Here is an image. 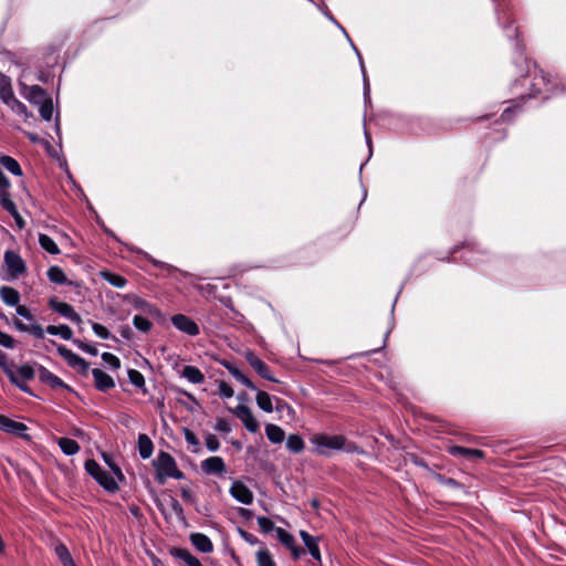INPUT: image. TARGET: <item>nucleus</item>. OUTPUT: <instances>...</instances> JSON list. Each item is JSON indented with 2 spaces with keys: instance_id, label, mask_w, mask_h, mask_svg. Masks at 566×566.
Segmentation results:
<instances>
[{
  "instance_id": "obj_49",
  "label": "nucleus",
  "mask_w": 566,
  "mask_h": 566,
  "mask_svg": "<svg viewBox=\"0 0 566 566\" xmlns=\"http://www.w3.org/2000/svg\"><path fill=\"white\" fill-rule=\"evenodd\" d=\"M73 343L77 346V348H80L81 350H83L90 355L96 356L98 353L96 347H94L93 345H90L81 339H73Z\"/></svg>"
},
{
  "instance_id": "obj_60",
  "label": "nucleus",
  "mask_w": 566,
  "mask_h": 566,
  "mask_svg": "<svg viewBox=\"0 0 566 566\" xmlns=\"http://www.w3.org/2000/svg\"><path fill=\"white\" fill-rule=\"evenodd\" d=\"M180 494L181 497L189 503H192L195 501L193 493L188 488H182Z\"/></svg>"
},
{
  "instance_id": "obj_42",
  "label": "nucleus",
  "mask_w": 566,
  "mask_h": 566,
  "mask_svg": "<svg viewBox=\"0 0 566 566\" xmlns=\"http://www.w3.org/2000/svg\"><path fill=\"white\" fill-rule=\"evenodd\" d=\"M133 325L137 331H139L142 333H148L153 327V323L142 315L134 316Z\"/></svg>"
},
{
  "instance_id": "obj_23",
  "label": "nucleus",
  "mask_w": 566,
  "mask_h": 566,
  "mask_svg": "<svg viewBox=\"0 0 566 566\" xmlns=\"http://www.w3.org/2000/svg\"><path fill=\"white\" fill-rule=\"evenodd\" d=\"M181 376L195 385L202 384L205 381V375L201 370L191 365H187L182 368Z\"/></svg>"
},
{
  "instance_id": "obj_62",
  "label": "nucleus",
  "mask_w": 566,
  "mask_h": 566,
  "mask_svg": "<svg viewBox=\"0 0 566 566\" xmlns=\"http://www.w3.org/2000/svg\"><path fill=\"white\" fill-rule=\"evenodd\" d=\"M0 365L3 368L4 371H6V367H11L12 366V364H9L7 361V356H6V354L2 350H0Z\"/></svg>"
},
{
  "instance_id": "obj_28",
  "label": "nucleus",
  "mask_w": 566,
  "mask_h": 566,
  "mask_svg": "<svg viewBox=\"0 0 566 566\" xmlns=\"http://www.w3.org/2000/svg\"><path fill=\"white\" fill-rule=\"evenodd\" d=\"M265 434L272 443H281L285 438L284 430L281 427L273 423H269L265 426Z\"/></svg>"
},
{
  "instance_id": "obj_17",
  "label": "nucleus",
  "mask_w": 566,
  "mask_h": 566,
  "mask_svg": "<svg viewBox=\"0 0 566 566\" xmlns=\"http://www.w3.org/2000/svg\"><path fill=\"white\" fill-rule=\"evenodd\" d=\"M201 469L207 474L221 475L226 473V464L220 457H210L201 462Z\"/></svg>"
},
{
  "instance_id": "obj_7",
  "label": "nucleus",
  "mask_w": 566,
  "mask_h": 566,
  "mask_svg": "<svg viewBox=\"0 0 566 566\" xmlns=\"http://www.w3.org/2000/svg\"><path fill=\"white\" fill-rule=\"evenodd\" d=\"M59 354L66 360V363L72 367L77 369L81 374L86 375L90 370V364L78 356L77 354L73 353L71 349L66 348L65 346H60L57 348Z\"/></svg>"
},
{
  "instance_id": "obj_40",
  "label": "nucleus",
  "mask_w": 566,
  "mask_h": 566,
  "mask_svg": "<svg viewBox=\"0 0 566 566\" xmlns=\"http://www.w3.org/2000/svg\"><path fill=\"white\" fill-rule=\"evenodd\" d=\"M258 566H276L268 548L262 547L256 552Z\"/></svg>"
},
{
  "instance_id": "obj_1",
  "label": "nucleus",
  "mask_w": 566,
  "mask_h": 566,
  "mask_svg": "<svg viewBox=\"0 0 566 566\" xmlns=\"http://www.w3.org/2000/svg\"><path fill=\"white\" fill-rule=\"evenodd\" d=\"M311 442L315 446L316 452L327 454L329 450H338L347 453H364V450L355 442L348 441L344 436H328L318 433L312 437Z\"/></svg>"
},
{
  "instance_id": "obj_11",
  "label": "nucleus",
  "mask_w": 566,
  "mask_h": 566,
  "mask_svg": "<svg viewBox=\"0 0 566 566\" xmlns=\"http://www.w3.org/2000/svg\"><path fill=\"white\" fill-rule=\"evenodd\" d=\"M49 304L51 310L59 313L61 316L70 319L71 322L75 324H81L83 322L82 317L74 311V308L70 304L57 301L56 298H51Z\"/></svg>"
},
{
  "instance_id": "obj_2",
  "label": "nucleus",
  "mask_w": 566,
  "mask_h": 566,
  "mask_svg": "<svg viewBox=\"0 0 566 566\" xmlns=\"http://www.w3.org/2000/svg\"><path fill=\"white\" fill-rule=\"evenodd\" d=\"M156 468V480L165 483L168 478L181 480L184 473L178 469L176 460L167 452H160L154 462Z\"/></svg>"
},
{
  "instance_id": "obj_54",
  "label": "nucleus",
  "mask_w": 566,
  "mask_h": 566,
  "mask_svg": "<svg viewBox=\"0 0 566 566\" xmlns=\"http://www.w3.org/2000/svg\"><path fill=\"white\" fill-rule=\"evenodd\" d=\"M239 534L240 536L249 544L251 545H255L259 543V539L256 536H254L253 534L242 530V528H239Z\"/></svg>"
},
{
  "instance_id": "obj_13",
  "label": "nucleus",
  "mask_w": 566,
  "mask_h": 566,
  "mask_svg": "<svg viewBox=\"0 0 566 566\" xmlns=\"http://www.w3.org/2000/svg\"><path fill=\"white\" fill-rule=\"evenodd\" d=\"M230 494L238 502L249 505L253 502V493L251 490L241 481H234L230 488Z\"/></svg>"
},
{
  "instance_id": "obj_44",
  "label": "nucleus",
  "mask_w": 566,
  "mask_h": 566,
  "mask_svg": "<svg viewBox=\"0 0 566 566\" xmlns=\"http://www.w3.org/2000/svg\"><path fill=\"white\" fill-rule=\"evenodd\" d=\"M128 379L137 388H144L145 387V378L142 375V373H139L136 369H129L128 370Z\"/></svg>"
},
{
  "instance_id": "obj_52",
  "label": "nucleus",
  "mask_w": 566,
  "mask_h": 566,
  "mask_svg": "<svg viewBox=\"0 0 566 566\" xmlns=\"http://www.w3.org/2000/svg\"><path fill=\"white\" fill-rule=\"evenodd\" d=\"M8 106L11 107V109L20 115H25L27 114V108L25 106L19 102L18 99H15L13 97V99L10 102V104H8Z\"/></svg>"
},
{
  "instance_id": "obj_48",
  "label": "nucleus",
  "mask_w": 566,
  "mask_h": 566,
  "mask_svg": "<svg viewBox=\"0 0 566 566\" xmlns=\"http://www.w3.org/2000/svg\"><path fill=\"white\" fill-rule=\"evenodd\" d=\"M258 524L262 532L270 533L275 531L274 523L266 516L258 517Z\"/></svg>"
},
{
  "instance_id": "obj_35",
  "label": "nucleus",
  "mask_w": 566,
  "mask_h": 566,
  "mask_svg": "<svg viewBox=\"0 0 566 566\" xmlns=\"http://www.w3.org/2000/svg\"><path fill=\"white\" fill-rule=\"evenodd\" d=\"M46 333L50 335H57L65 340L72 339L73 336L72 329L67 325H50L46 327Z\"/></svg>"
},
{
  "instance_id": "obj_37",
  "label": "nucleus",
  "mask_w": 566,
  "mask_h": 566,
  "mask_svg": "<svg viewBox=\"0 0 566 566\" xmlns=\"http://www.w3.org/2000/svg\"><path fill=\"white\" fill-rule=\"evenodd\" d=\"M55 554L63 566H76L67 547L64 544L55 546Z\"/></svg>"
},
{
  "instance_id": "obj_26",
  "label": "nucleus",
  "mask_w": 566,
  "mask_h": 566,
  "mask_svg": "<svg viewBox=\"0 0 566 566\" xmlns=\"http://www.w3.org/2000/svg\"><path fill=\"white\" fill-rule=\"evenodd\" d=\"M171 555L185 562L188 566H203L201 562L186 548H174Z\"/></svg>"
},
{
  "instance_id": "obj_30",
  "label": "nucleus",
  "mask_w": 566,
  "mask_h": 566,
  "mask_svg": "<svg viewBox=\"0 0 566 566\" xmlns=\"http://www.w3.org/2000/svg\"><path fill=\"white\" fill-rule=\"evenodd\" d=\"M38 243L45 252L52 255L60 254L61 252L57 244L46 234H38Z\"/></svg>"
},
{
  "instance_id": "obj_34",
  "label": "nucleus",
  "mask_w": 566,
  "mask_h": 566,
  "mask_svg": "<svg viewBox=\"0 0 566 566\" xmlns=\"http://www.w3.org/2000/svg\"><path fill=\"white\" fill-rule=\"evenodd\" d=\"M0 201L2 207L15 216L17 223L20 228L23 227V222L19 216H17V210L13 201L10 199L9 191L0 192Z\"/></svg>"
},
{
  "instance_id": "obj_27",
  "label": "nucleus",
  "mask_w": 566,
  "mask_h": 566,
  "mask_svg": "<svg viewBox=\"0 0 566 566\" xmlns=\"http://www.w3.org/2000/svg\"><path fill=\"white\" fill-rule=\"evenodd\" d=\"M223 366L243 386H245L247 388H249L251 390H256V387L254 386V384L247 376H244L235 365H233L229 361H226V363H223Z\"/></svg>"
},
{
  "instance_id": "obj_29",
  "label": "nucleus",
  "mask_w": 566,
  "mask_h": 566,
  "mask_svg": "<svg viewBox=\"0 0 566 566\" xmlns=\"http://www.w3.org/2000/svg\"><path fill=\"white\" fill-rule=\"evenodd\" d=\"M46 275L51 283L60 284V285L71 284V282L67 281V277H66L65 273L63 272V270L57 265L51 266L48 270Z\"/></svg>"
},
{
  "instance_id": "obj_22",
  "label": "nucleus",
  "mask_w": 566,
  "mask_h": 566,
  "mask_svg": "<svg viewBox=\"0 0 566 566\" xmlns=\"http://www.w3.org/2000/svg\"><path fill=\"white\" fill-rule=\"evenodd\" d=\"M190 542L201 553H211L213 551L211 539L202 533H192Z\"/></svg>"
},
{
  "instance_id": "obj_46",
  "label": "nucleus",
  "mask_w": 566,
  "mask_h": 566,
  "mask_svg": "<svg viewBox=\"0 0 566 566\" xmlns=\"http://www.w3.org/2000/svg\"><path fill=\"white\" fill-rule=\"evenodd\" d=\"M102 359L113 369H118L120 367L119 358L112 353H103Z\"/></svg>"
},
{
  "instance_id": "obj_63",
  "label": "nucleus",
  "mask_w": 566,
  "mask_h": 566,
  "mask_svg": "<svg viewBox=\"0 0 566 566\" xmlns=\"http://www.w3.org/2000/svg\"><path fill=\"white\" fill-rule=\"evenodd\" d=\"M130 334H132V331H130V328H129L128 326H124V327H122V329H120V335H122L124 338L129 339Z\"/></svg>"
},
{
  "instance_id": "obj_24",
  "label": "nucleus",
  "mask_w": 566,
  "mask_h": 566,
  "mask_svg": "<svg viewBox=\"0 0 566 566\" xmlns=\"http://www.w3.org/2000/svg\"><path fill=\"white\" fill-rule=\"evenodd\" d=\"M137 444H138L139 455L143 459H149L154 451V444H153V441L150 440V438L145 433H140L138 436Z\"/></svg>"
},
{
  "instance_id": "obj_57",
  "label": "nucleus",
  "mask_w": 566,
  "mask_h": 566,
  "mask_svg": "<svg viewBox=\"0 0 566 566\" xmlns=\"http://www.w3.org/2000/svg\"><path fill=\"white\" fill-rule=\"evenodd\" d=\"M0 345L11 348L13 346L12 337L0 331Z\"/></svg>"
},
{
  "instance_id": "obj_32",
  "label": "nucleus",
  "mask_w": 566,
  "mask_h": 566,
  "mask_svg": "<svg viewBox=\"0 0 566 566\" xmlns=\"http://www.w3.org/2000/svg\"><path fill=\"white\" fill-rule=\"evenodd\" d=\"M0 165L14 176H22V169L19 163L7 155L0 156Z\"/></svg>"
},
{
  "instance_id": "obj_15",
  "label": "nucleus",
  "mask_w": 566,
  "mask_h": 566,
  "mask_svg": "<svg viewBox=\"0 0 566 566\" xmlns=\"http://www.w3.org/2000/svg\"><path fill=\"white\" fill-rule=\"evenodd\" d=\"M326 15L328 17V19L331 21H333L335 24H337L343 30L344 34L346 35V38L350 42L352 48L354 49L355 53L357 54V57L359 60L360 70H361V73H363V80H364V97H365V103H367L369 101V82H368V78H367V75H366V70H365V64H364V61H363V56H361L360 52L358 51V49L355 46V44L349 39V36H348L347 32L345 31V29L340 24H338V22L333 18V15H331L329 13H326Z\"/></svg>"
},
{
  "instance_id": "obj_58",
  "label": "nucleus",
  "mask_w": 566,
  "mask_h": 566,
  "mask_svg": "<svg viewBox=\"0 0 566 566\" xmlns=\"http://www.w3.org/2000/svg\"><path fill=\"white\" fill-rule=\"evenodd\" d=\"M300 536L301 538L303 539L304 542V545L307 547L308 545H312L313 543H315L317 541V538L313 537L312 535H310L306 531H301L300 532Z\"/></svg>"
},
{
  "instance_id": "obj_31",
  "label": "nucleus",
  "mask_w": 566,
  "mask_h": 566,
  "mask_svg": "<svg viewBox=\"0 0 566 566\" xmlns=\"http://www.w3.org/2000/svg\"><path fill=\"white\" fill-rule=\"evenodd\" d=\"M38 371L40 374V378L42 381L44 382H48L50 384L51 387L53 388H59V387H67L63 380L61 378H59L57 376L53 375L52 373H50L48 369L45 368H38Z\"/></svg>"
},
{
  "instance_id": "obj_4",
  "label": "nucleus",
  "mask_w": 566,
  "mask_h": 566,
  "mask_svg": "<svg viewBox=\"0 0 566 566\" xmlns=\"http://www.w3.org/2000/svg\"><path fill=\"white\" fill-rule=\"evenodd\" d=\"M85 470L106 491L115 492L118 489V485L114 478L107 471H105L95 460H87L85 462Z\"/></svg>"
},
{
  "instance_id": "obj_3",
  "label": "nucleus",
  "mask_w": 566,
  "mask_h": 566,
  "mask_svg": "<svg viewBox=\"0 0 566 566\" xmlns=\"http://www.w3.org/2000/svg\"><path fill=\"white\" fill-rule=\"evenodd\" d=\"M54 129H55V133L57 135V143L56 145H52L50 142L48 140H40L38 138V143L40 142L45 151L48 153V155L56 161V164L59 165V167L61 169H63L65 172H66V176L69 178V180L73 184H75V180L69 169V166H67V161L62 153V137H61V127H60V116L59 114H56L55 116V123H54Z\"/></svg>"
},
{
  "instance_id": "obj_43",
  "label": "nucleus",
  "mask_w": 566,
  "mask_h": 566,
  "mask_svg": "<svg viewBox=\"0 0 566 566\" xmlns=\"http://www.w3.org/2000/svg\"><path fill=\"white\" fill-rule=\"evenodd\" d=\"M182 431H184L186 442L189 446L193 447L192 452H198L199 448H200V442H199V439L197 438V436L188 428H184Z\"/></svg>"
},
{
  "instance_id": "obj_21",
  "label": "nucleus",
  "mask_w": 566,
  "mask_h": 566,
  "mask_svg": "<svg viewBox=\"0 0 566 566\" xmlns=\"http://www.w3.org/2000/svg\"><path fill=\"white\" fill-rule=\"evenodd\" d=\"M17 314L28 322V324H24L20 318L15 319V326L20 331L32 332L35 328V326L33 324L32 313L30 312L29 308H27L24 305H18Z\"/></svg>"
},
{
  "instance_id": "obj_19",
  "label": "nucleus",
  "mask_w": 566,
  "mask_h": 566,
  "mask_svg": "<svg viewBox=\"0 0 566 566\" xmlns=\"http://www.w3.org/2000/svg\"><path fill=\"white\" fill-rule=\"evenodd\" d=\"M449 453L453 457L464 458L467 460H478L484 457V452L480 449H470L460 446L449 448Z\"/></svg>"
},
{
  "instance_id": "obj_18",
  "label": "nucleus",
  "mask_w": 566,
  "mask_h": 566,
  "mask_svg": "<svg viewBox=\"0 0 566 566\" xmlns=\"http://www.w3.org/2000/svg\"><path fill=\"white\" fill-rule=\"evenodd\" d=\"M95 387L101 391H107L115 387L114 379L99 368L92 369Z\"/></svg>"
},
{
  "instance_id": "obj_25",
  "label": "nucleus",
  "mask_w": 566,
  "mask_h": 566,
  "mask_svg": "<svg viewBox=\"0 0 566 566\" xmlns=\"http://www.w3.org/2000/svg\"><path fill=\"white\" fill-rule=\"evenodd\" d=\"M535 82L532 84V93L530 96H536L542 93L553 92V86L549 78H546L544 75L534 78Z\"/></svg>"
},
{
  "instance_id": "obj_41",
  "label": "nucleus",
  "mask_w": 566,
  "mask_h": 566,
  "mask_svg": "<svg viewBox=\"0 0 566 566\" xmlns=\"http://www.w3.org/2000/svg\"><path fill=\"white\" fill-rule=\"evenodd\" d=\"M0 99L7 105L13 99L11 85L6 78H0Z\"/></svg>"
},
{
  "instance_id": "obj_20",
  "label": "nucleus",
  "mask_w": 566,
  "mask_h": 566,
  "mask_svg": "<svg viewBox=\"0 0 566 566\" xmlns=\"http://www.w3.org/2000/svg\"><path fill=\"white\" fill-rule=\"evenodd\" d=\"M4 262L11 275L17 276L24 271L23 260L12 251L6 252Z\"/></svg>"
},
{
  "instance_id": "obj_10",
  "label": "nucleus",
  "mask_w": 566,
  "mask_h": 566,
  "mask_svg": "<svg viewBox=\"0 0 566 566\" xmlns=\"http://www.w3.org/2000/svg\"><path fill=\"white\" fill-rule=\"evenodd\" d=\"M0 429L8 433H12L28 441H31V437L27 434L28 428L24 423L14 421L2 415H0Z\"/></svg>"
},
{
  "instance_id": "obj_14",
  "label": "nucleus",
  "mask_w": 566,
  "mask_h": 566,
  "mask_svg": "<svg viewBox=\"0 0 566 566\" xmlns=\"http://www.w3.org/2000/svg\"><path fill=\"white\" fill-rule=\"evenodd\" d=\"M245 358L250 366L264 379L277 381L271 374L269 366L262 361L254 353L248 352Z\"/></svg>"
},
{
  "instance_id": "obj_61",
  "label": "nucleus",
  "mask_w": 566,
  "mask_h": 566,
  "mask_svg": "<svg viewBox=\"0 0 566 566\" xmlns=\"http://www.w3.org/2000/svg\"><path fill=\"white\" fill-rule=\"evenodd\" d=\"M171 509H172V511H174L177 515H179V516H181V515L184 514L182 506H181V505H180V503H179L177 500H175V499H171Z\"/></svg>"
},
{
  "instance_id": "obj_56",
  "label": "nucleus",
  "mask_w": 566,
  "mask_h": 566,
  "mask_svg": "<svg viewBox=\"0 0 566 566\" xmlns=\"http://www.w3.org/2000/svg\"><path fill=\"white\" fill-rule=\"evenodd\" d=\"M307 549L314 559L321 560V552H319V547H318V541H316L312 545H308Z\"/></svg>"
},
{
  "instance_id": "obj_12",
  "label": "nucleus",
  "mask_w": 566,
  "mask_h": 566,
  "mask_svg": "<svg viewBox=\"0 0 566 566\" xmlns=\"http://www.w3.org/2000/svg\"><path fill=\"white\" fill-rule=\"evenodd\" d=\"M275 533H276L277 539L286 548H289L291 551L292 556H293L294 559H298L304 554V549L298 547V546H296L295 538H294V536L291 533L286 532L282 527H276L275 528Z\"/></svg>"
},
{
  "instance_id": "obj_9",
  "label": "nucleus",
  "mask_w": 566,
  "mask_h": 566,
  "mask_svg": "<svg viewBox=\"0 0 566 566\" xmlns=\"http://www.w3.org/2000/svg\"><path fill=\"white\" fill-rule=\"evenodd\" d=\"M233 413L242 421L248 431L252 433L259 431L260 424L248 406L238 405Z\"/></svg>"
},
{
  "instance_id": "obj_36",
  "label": "nucleus",
  "mask_w": 566,
  "mask_h": 566,
  "mask_svg": "<svg viewBox=\"0 0 566 566\" xmlns=\"http://www.w3.org/2000/svg\"><path fill=\"white\" fill-rule=\"evenodd\" d=\"M1 300L8 305H17L19 302V293L9 286H3L0 289Z\"/></svg>"
},
{
  "instance_id": "obj_16",
  "label": "nucleus",
  "mask_w": 566,
  "mask_h": 566,
  "mask_svg": "<svg viewBox=\"0 0 566 566\" xmlns=\"http://www.w3.org/2000/svg\"><path fill=\"white\" fill-rule=\"evenodd\" d=\"M38 105L42 119L51 120L54 113V105L51 98H45V91L38 86Z\"/></svg>"
},
{
  "instance_id": "obj_33",
  "label": "nucleus",
  "mask_w": 566,
  "mask_h": 566,
  "mask_svg": "<svg viewBox=\"0 0 566 566\" xmlns=\"http://www.w3.org/2000/svg\"><path fill=\"white\" fill-rule=\"evenodd\" d=\"M57 444L66 455H74L80 451L78 443L70 438H59Z\"/></svg>"
},
{
  "instance_id": "obj_8",
  "label": "nucleus",
  "mask_w": 566,
  "mask_h": 566,
  "mask_svg": "<svg viewBox=\"0 0 566 566\" xmlns=\"http://www.w3.org/2000/svg\"><path fill=\"white\" fill-rule=\"evenodd\" d=\"M124 300L126 303L130 304L135 310L140 311L144 314L155 317L161 315V312L158 307L135 294L126 295Z\"/></svg>"
},
{
  "instance_id": "obj_64",
  "label": "nucleus",
  "mask_w": 566,
  "mask_h": 566,
  "mask_svg": "<svg viewBox=\"0 0 566 566\" xmlns=\"http://www.w3.org/2000/svg\"><path fill=\"white\" fill-rule=\"evenodd\" d=\"M516 108H514L515 111ZM513 112V108L509 107L506 109H504V112L502 113V119L503 120H509L510 119V114Z\"/></svg>"
},
{
  "instance_id": "obj_53",
  "label": "nucleus",
  "mask_w": 566,
  "mask_h": 566,
  "mask_svg": "<svg viewBox=\"0 0 566 566\" xmlns=\"http://www.w3.org/2000/svg\"><path fill=\"white\" fill-rule=\"evenodd\" d=\"M438 480L440 481L441 484L452 488V489H461L462 488L461 483H459L458 481H455L454 479H451V478H444L442 475H438Z\"/></svg>"
},
{
  "instance_id": "obj_50",
  "label": "nucleus",
  "mask_w": 566,
  "mask_h": 566,
  "mask_svg": "<svg viewBox=\"0 0 566 566\" xmlns=\"http://www.w3.org/2000/svg\"><path fill=\"white\" fill-rule=\"evenodd\" d=\"M107 281L115 287L122 289L126 285L127 281L125 277L108 273L106 276Z\"/></svg>"
},
{
  "instance_id": "obj_55",
  "label": "nucleus",
  "mask_w": 566,
  "mask_h": 566,
  "mask_svg": "<svg viewBox=\"0 0 566 566\" xmlns=\"http://www.w3.org/2000/svg\"><path fill=\"white\" fill-rule=\"evenodd\" d=\"M214 429L219 432H223V433H228L231 431V427L230 424L228 423L227 420L224 419H218L216 424H214Z\"/></svg>"
},
{
  "instance_id": "obj_39",
  "label": "nucleus",
  "mask_w": 566,
  "mask_h": 566,
  "mask_svg": "<svg viewBox=\"0 0 566 566\" xmlns=\"http://www.w3.org/2000/svg\"><path fill=\"white\" fill-rule=\"evenodd\" d=\"M304 441L298 434H291L286 439V448L293 453H300L304 450Z\"/></svg>"
},
{
  "instance_id": "obj_51",
  "label": "nucleus",
  "mask_w": 566,
  "mask_h": 566,
  "mask_svg": "<svg viewBox=\"0 0 566 566\" xmlns=\"http://www.w3.org/2000/svg\"><path fill=\"white\" fill-rule=\"evenodd\" d=\"M206 447L209 451L214 452L218 451L220 448V442L218 438L214 434L209 433L206 437Z\"/></svg>"
},
{
  "instance_id": "obj_6",
  "label": "nucleus",
  "mask_w": 566,
  "mask_h": 566,
  "mask_svg": "<svg viewBox=\"0 0 566 566\" xmlns=\"http://www.w3.org/2000/svg\"><path fill=\"white\" fill-rule=\"evenodd\" d=\"M172 325L181 333L189 336H197L200 333L198 324L185 314H176L171 316Z\"/></svg>"
},
{
  "instance_id": "obj_45",
  "label": "nucleus",
  "mask_w": 566,
  "mask_h": 566,
  "mask_svg": "<svg viewBox=\"0 0 566 566\" xmlns=\"http://www.w3.org/2000/svg\"><path fill=\"white\" fill-rule=\"evenodd\" d=\"M91 326L95 335L102 339H109L113 338V335L111 332L102 324L91 322Z\"/></svg>"
},
{
  "instance_id": "obj_38",
  "label": "nucleus",
  "mask_w": 566,
  "mask_h": 566,
  "mask_svg": "<svg viewBox=\"0 0 566 566\" xmlns=\"http://www.w3.org/2000/svg\"><path fill=\"white\" fill-rule=\"evenodd\" d=\"M255 400H256L259 408L262 409L263 411H265V412L273 411L272 399L268 392L259 390L256 392Z\"/></svg>"
},
{
  "instance_id": "obj_47",
  "label": "nucleus",
  "mask_w": 566,
  "mask_h": 566,
  "mask_svg": "<svg viewBox=\"0 0 566 566\" xmlns=\"http://www.w3.org/2000/svg\"><path fill=\"white\" fill-rule=\"evenodd\" d=\"M233 389L226 381H218V395L222 398H231L233 396Z\"/></svg>"
},
{
  "instance_id": "obj_59",
  "label": "nucleus",
  "mask_w": 566,
  "mask_h": 566,
  "mask_svg": "<svg viewBox=\"0 0 566 566\" xmlns=\"http://www.w3.org/2000/svg\"><path fill=\"white\" fill-rule=\"evenodd\" d=\"M300 536L301 538L303 539L304 542V545L307 547L308 545H312L313 543H315L317 541V538L313 537L312 535H310L306 531H301L300 532Z\"/></svg>"
},
{
  "instance_id": "obj_5",
  "label": "nucleus",
  "mask_w": 566,
  "mask_h": 566,
  "mask_svg": "<svg viewBox=\"0 0 566 566\" xmlns=\"http://www.w3.org/2000/svg\"><path fill=\"white\" fill-rule=\"evenodd\" d=\"M6 374L18 387L31 394V390L25 385V382L32 380L34 376L33 368L30 365H12L11 367H6Z\"/></svg>"
}]
</instances>
